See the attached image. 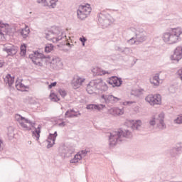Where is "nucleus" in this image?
<instances>
[{"label":"nucleus","instance_id":"51","mask_svg":"<svg viewBox=\"0 0 182 182\" xmlns=\"http://www.w3.org/2000/svg\"><path fill=\"white\" fill-rule=\"evenodd\" d=\"M19 86H20L21 89H22L23 87H24V89H28V87L25 86V85L22 84L21 82H20Z\"/></svg>","mask_w":182,"mask_h":182},{"label":"nucleus","instance_id":"49","mask_svg":"<svg viewBox=\"0 0 182 182\" xmlns=\"http://www.w3.org/2000/svg\"><path fill=\"white\" fill-rule=\"evenodd\" d=\"M56 85H58V82H51V83L48 85V89H52V87H55V86H56Z\"/></svg>","mask_w":182,"mask_h":182},{"label":"nucleus","instance_id":"9","mask_svg":"<svg viewBox=\"0 0 182 182\" xmlns=\"http://www.w3.org/2000/svg\"><path fill=\"white\" fill-rule=\"evenodd\" d=\"M4 48L2 49L3 52H6L8 56H15L16 53H18V47L15 46H6V45H4Z\"/></svg>","mask_w":182,"mask_h":182},{"label":"nucleus","instance_id":"41","mask_svg":"<svg viewBox=\"0 0 182 182\" xmlns=\"http://www.w3.org/2000/svg\"><path fill=\"white\" fill-rule=\"evenodd\" d=\"M20 33H21V36H23V39H26L28 38V35H29L28 31H23V30H21Z\"/></svg>","mask_w":182,"mask_h":182},{"label":"nucleus","instance_id":"39","mask_svg":"<svg viewBox=\"0 0 182 182\" xmlns=\"http://www.w3.org/2000/svg\"><path fill=\"white\" fill-rule=\"evenodd\" d=\"M37 59H47V58H49V56H46L43 53H39L37 55Z\"/></svg>","mask_w":182,"mask_h":182},{"label":"nucleus","instance_id":"58","mask_svg":"<svg viewBox=\"0 0 182 182\" xmlns=\"http://www.w3.org/2000/svg\"><path fill=\"white\" fill-rule=\"evenodd\" d=\"M125 103H127V105H133V103H136V102L134 101H127Z\"/></svg>","mask_w":182,"mask_h":182},{"label":"nucleus","instance_id":"54","mask_svg":"<svg viewBox=\"0 0 182 182\" xmlns=\"http://www.w3.org/2000/svg\"><path fill=\"white\" fill-rule=\"evenodd\" d=\"M24 121H25V123H28V124H31V123H32V121H31L26 118H25Z\"/></svg>","mask_w":182,"mask_h":182},{"label":"nucleus","instance_id":"21","mask_svg":"<svg viewBox=\"0 0 182 182\" xmlns=\"http://www.w3.org/2000/svg\"><path fill=\"white\" fill-rule=\"evenodd\" d=\"M118 50L119 52H120L121 53H123L124 55H130V53H132V48H120V47H118Z\"/></svg>","mask_w":182,"mask_h":182},{"label":"nucleus","instance_id":"57","mask_svg":"<svg viewBox=\"0 0 182 182\" xmlns=\"http://www.w3.org/2000/svg\"><path fill=\"white\" fill-rule=\"evenodd\" d=\"M21 31H26V32L28 33V34H29V33L31 32V31H29V28H28V27H26L25 28L22 29Z\"/></svg>","mask_w":182,"mask_h":182},{"label":"nucleus","instance_id":"15","mask_svg":"<svg viewBox=\"0 0 182 182\" xmlns=\"http://www.w3.org/2000/svg\"><path fill=\"white\" fill-rule=\"evenodd\" d=\"M35 124H36L35 122H31V123H30V126H31V127L35 129L32 132V134L34 136V137H36V140H39V137H41V129H42V126L38 125L36 128Z\"/></svg>","mask_w":182,"mask_h":182},{"label":"nucleus","instance_id":"44","mask_svg":"<svg viewBox=\"0 0 182 182\" xmlns=\"http://www.w3.org/2000/svg\"><path fill=\"white\" fill-rule=\"evenodd\" d=\"M99 70V72L98 73H97V75H99V76H102V75H106V73H109V72H107V71H106V70Z\"/></svg>","mask_w":182,"mask_h":182},{"label":"nucleus","instance_id":"31","mask_svg":"<svg viewBox=\"0 0 182 182\" xmlns=\"http://www.w3.org/2000/svg\"><path fill=\"white\" fill-rule=\"evenodd\" d=\"M21 56H26V44H22L20 47Z\"/></svg>","mask_w":182,"mask_h":182},{"label":"nucleus","instance_id":"26","mask_svg":"<svg viewBox=\"0 0 182 182\" xmlns=\"http://www.w3.org/2000/svg\"><path fill=\"white\" fill-rule=\"evenodd\" d=\"M141 126V120H136L132 125V129L133 130H139V128Z\"/></svg>","mask_w":182,"mask_h":182},{"label":"nucleus","instance_id":"4","mask_svg":"<svg viewBox=\"0 0 182 182\" xmlns=\"http://www.w3.org/2000/svg\"><path fill=\"white\" fill-rule=\"evenodd\" d=\"M93 89L107 90V84L103 82L102 79L93 80L87 84L86 90L89 95H92L93 93Z\"/></svg>","mask_w":182,"mask_h":182},{"label":"nucleus","instance_id":"32","mask_svg":"<svg viewBox=\"0 0 182 182\" xmlns=\"http://www.w3.org/2000/svg\"><path fill=\"white\" fill-rule=\"evenodd\" d=\"M173 151H177L178 154H182V143H178L176 145V147L173 148Z\"/></svg>","mask_w":182,"mask_h":182},{"label":"nucleus","instance_id":"38","mask_svg":"<svg viewBox=\"0 0 182 182\" xmlns=\"http://www.w3.org/2000/svg\"><path fill=\"white\" fill-rule=\"evenodd\" d=\"M137 40L136 39V37H132L131 39L127 41V43L129 45H134V43H136Z\"/></svg>","mask_w":182,"mask_h":182},{"label":"nucleus","instance_id":"40","mask_svg":"<svg viewBox=\"0 0 182 182\" xmlns=\"http://www.w3.org/2000/svg\"><path fill=\"white\" fill-rule=\"evenodd\" d=\"M132 96H135V97H139L140 96V90H137L136 91L131 92Z\"/></svg>","mask_w":182,"mask_h":182},{"label":"nucleus","instance_id":"10","mask_svg":"<svg viewBox=\"0 0 182 182\" xmlns=\"http://www.w3.org/2000/svg\"><path fill=\"white\" fill-rule=\"evenodd\" d=\"M107 82L113 87H120V86H122L123 83V80H122V78L118 77L117 76H112L109 77V80H107Z\"/></svg>","mask_w":182,"mask_h":182},{"label":"nucleus","instance_id":"34","mask_svg":"<svg viewBox=\"0 0 182 182\" xmlns=\"http://www.w3.org/2000/svg\"><path fill=\"white\" fill-rule=\"evenodd\" d=\"M28 58L32 60L34 65H38V62L39 61V60L38 59V58H36V56H33V55H29Z\"/></svg>","mask_w":182,"mask_h":182},{"label":"nucleus","instance_id":"52","mask_svg":"<svg viewBox=\"0 0 182 182\" xmlns=\"http://www.w3.org/2000/svg\"><path fill=\"white\" fill-rule=\"evenodd\" d=\"M30 55H33V56H36V58H38V55H39L38 51H34L33 54H30Z\"/></svg>","mask_w":182,"mask_h":182},{"label":"nucleus","instance_id":"53","mask_svg":"<svg viewBox=\"0 0 182 182\" xmlns=\"http://www.w3.org/2000/svg\"><path fill=\"white\" fill-rule=\"evenodd\" d=\"M17 116L19 117L18 119H20V120H21V122L23 121V120H25V119H26L24 117H22L21 114H17Z\"/></svg>","mask_w":182,"mask_h":182},{"label":"nucleus","instance_id":"36","mask_svg":"<svg viewBox=\"0 0 182 182\" xmlns=\"http://www.w3.org/2000/svg\"><path fill=\"white\" fill-rule=\"evenodd\" d=\"M20 124H21V127H23L26 130H28V132H31V130H32V127H28V125L26 124H25L24 122H20Z\"/></svg>","mask_w":182,"mask_h":182},{"label":"nucleus","instance_id":"8","mask_svg":"<svg viewBox=\"0 0 182 182\" xmlns=\"http://www.w3.org/2000/svg\"><path fill=\"white\" fill-rule=\"evenodd\" d=\"M171 59L174 62H180L182 59V46H179L173 51V54L171 55Z\"/></svg>","mask_w":182,"mask_h":182},{"label":"nucleus","instance_id":"19","mask_svg":"<svg viewBox=\"0 0 182 182\" xmlns=\"http://www.w3.org/2000/svg\"><path fill=\"white\" fill-rule=\"evenodd\" d=\"M4 82L8 84L9 87L14 85V82H15V77H12L11 74H7L6 77L4 78Z\"/></svg>","mask_w":182,"mask_h":182},{"label":"nucleus","instance_id":"7","mask_svg":"<svg viewBox=\"0 0 182 182\" xmlns=\"http://www.w3.org/2000/svg\"><path fill=\"white\" fill-rule=\"evenodd\" d=\"M101 100H104L105 103H111L112 105H114V103H117V102H119V100H122V99L114 97L112 95H101Z\"/></svg>","mask_w":182,"mask_h":182},{"label":"nucleus","instance_id":"55","mask_svg":"<svg viewBox=\"0 0 182 182\" xmlns=\"http://www.w3.org/2000/svg\"><path fill=\"white\" fill-rule=\"evenodd\" d=\"M2 140L0 139V151H2L4 150V147H2Z\"/></svg>","mask_w":182,"mask_h":182},{"label":"nucleus","instance_id":"60","mask_svg":"<svg viewBox=\"0 0 182 182\" xmlns=\"http://www.w3.org/2000/svg\"><path fill=\"white\" fill-rule=\"evenodd\" d=\"M28 144H32V141H28Z\"/></svg>","mask_w":182,"mask_h":182},{"label":"nucleus","instance_id":"25","mask_svg":"<svg viewBox=\"0 0 182 182\" xmlns=\"http://www.w3.org/2000/svg\"><path fill=\"white\" fill-rule=\"evenodd\" d=\"M84 82H85V79H82V78L78 77L75 80V81L73 83V85H74L75 88H77L80 86H82V83H83Z\"/></svg>","mask_w":182,"mask_h":182},{"label":"nucleus","instance_id":"45","mask_svg":"<svg viewBox=\"0 0 182 182\" xmlns=\"http://www.w3.org/2000/svg\"><path fill=\"white\" fill-rule=\"evenodd\" d=\"M80 41L82 46H85V43H86V41H87V39L86 38V37L82 36V37L80 38Z\"/></svg>","mask_w":182,"mask_h":182},{"label":"nucleus","instance_id":"17","mask_svg":"<svg viewBox=\"0 0 182 182\" xmlns=\"http://www.w3.org/2000/svg\"><path fill=\"white\" fill-rule=\"evenodd\" d=\"M159 123L158 124V127L162 130H164V129L166 127V124H164V113L162 112L159 114Z\"/></svg>","mask_w":182,"mask_h":182},{"label":"nucleus","instance_id":"35","mask_svg":"<svg viewBox=\"0 0 182 182\" xmlns=\"http://www.w3.org/2000/svg\"><path fill=\"white\" fill-rule=\"evenodd\" d=\"M174 123H176V124H182V114L178 115L177 118L174 119Z\"/></svg>","mask_w":182,"mask_h":182},{"label":"nucleus","instance_id":"13","mask_svg":"<svg viewBox=\"0 0 182 182\" xmlns=\"http://www.w3.org/2000/svg\"><path fill=\"white\" fill-rule=\"evenodd\" d=\"M56 137H58V132H55L54 134H49L46 141L48 143L47 149H50L55 146V141H56Z\"/></svg>","mask_w":182,"mask_h":182},{"label":"nucleus","instance_id":"2","mask_svg":"<svg viewBox=\"0 0 182 182\" xmlns=\"http://www.w3.org/2000/svg\"><path fill=\"white\" fill-rule=\"evenodd\" d=\"M182 30L180 28H172L171 31L164 33L163 41L168 45H174L181 41Z\"/></svg>","mask_w":182,"mask_h":182},{"label":"nucleus","instance_id":"22","mask_svg":"<svg viewBox=\"0 0 182 182\" xmlns=\"http://www.w3.org/2000/svg\"><path fill=\"white\" fill-rule=\"evenodd\" d=\"M53 65H55L58 69H62L63 68V63L60 60V58L53 59Z\"/></svg>","mask_w":182,"mask_h":182},{"label":"nucleus","instance_id":"59","mask_svg":"<svg viewBox=\"0 0 182 182\" xmlns=\"http://www.w3.org/2000/svg\"><path fill=\"white\" fill-rule=\"evenodd\" d=\"M4 66V62L0 60V68H2Z\"/></svg>","mask_w":182,"mask_h":182},{"label":"nucleus","instance_id":"24","mask_svg":"<svg viewBox=\"0 0 182 182\" xmlns=\"http://www.w3.org/2000/svg\"><path fill=\"white\" fill-rule=\"evenodd\" d=\"M80 160H82V155L80 154V153H77L74 156L73 159L70 161V163L71 164L79 163Z\"/></svg>","mask_w":182,"mask_h":182},{"label":"nucleus","instance_id":"50","mask_svg":"<svg viewBox=\"0 0 182 182\" xmlns=\"http://www.w3.org/2000/svg\"><path fill=\"white\" fill-rule=\"evenodd\" d=\"M58 126L60 127H65V126H66V124L65 123V122H62L61 123L58 124Z\"/></svg>","mask_w":182,"mask_h":182},{"label":"nucleus","instance_id":"16","mask_svg":"<svg viewBox=\"0 0 182 182\" xmlns=\"http://www.w3.org/2000/svg\"><path fill=\"white\" fill-rule=\"evenodd\" d=\"M103 107H105V105H95V104H89L87 105L86 109L87 110H93L95 109V110H98L99 112H100V110H102V109H103Z\"/></svg>","mask_w":182,"mask_h":182},{"label":"nucleus","instance_id":"14","mask_svg":"<svg viewBox=\"0 0 182 182\" xmlns=\"http://www.w3.org/2000/svg\"><path fill=\"white\" fill-rule=\"evenodd\" d=\"M75 153V149L70 146H63L61 149V155L63 157H70Z\"/></svg>","mask_w":182,"mask_h":182},{"label":"nucleus","instance_id":"11","mask_svg":"<svg viewBox=\"0 0 182 182\" xmlns=\"http://www.w3.org/2000/svg\"><path fill=\"white\" fill-rule=\"evenodd\" d=\"M38 4H41L43 6H47V8L53 9L56 8V2L58 0H37Z\"/></svg>","mask_w":182,"mask_h":182},{"label":"nucleus","instance_id":"23","mask_svg":"<svg viewBox=\"0 0 182 182\" xmlns=\"http://www.w3.org/2000/svg\"><path fill=\"white\" fill-rule=\"evenodd\" d=\"M6 29L7 28H9V24L5 23L2 22V21H0V36H4V28Z\"/></svg>","mask_w":182,"mask_h":182},{"label":"nucleus","instance_id":"1","mask_svg":"<svg viewBox=\"0 0 182 182\" xmlns=\"http://www.w3.org/2000/svg\"><path fill=\"white\" fill-rule=\"evenodd\" d=\"M132 133L129 130L119 129V131L110 132L109 135V147H114L116 144H120L125 139H130Z\"/></svg>","mask_w":182,"mask_h":182},{"label":"nucleus","instance_id":"5","mask_svg":"<svg viewBox=\"0 0 182 182\" xmlns=\"http://www.w3.org/2000/svg\"><path fill=\"white\" fill-rule=\"evenodd\" d=\"M98 18V25L102 26V28H107L112 23V20L110 19V15L105 14L103 13H99L97 14Z\"/></svg>","mask_w":182,"mask_h":182},{"label":"nucleus","instance_id":"12","mask_svg":"<svg viewBox=\"0 0 182 182\" xmlns=\"http://www.w3.org/2000/svg\"><path fill=\"white\" fill-rule=\"evenodd\" d=\"M135 39L136 40V42L143 43V42H144V41L147 39L144 30L143 29H141L140 31L136 30L135 32Z\"/></svg>","mask_w":182,"mask_h":182},{"label":"nucleus","instance_id":"47","mask_svg":"<svg viewBox=\"0 0 182 182\" xmlns=\"http://www.w3.org/2000/svg\"><path fill=\"white\" fill-rule=\"evenodd\" d=\"M90 151H87V150H82L81 151L78 152L80 153V154H81V157L82 156H86L88 153H90Z\"/></svg>","mask_w":182,"mask_h":182},{"label":"nucleus","instance_id":"43","mask_svg":"<svg viewBox=\"0 0 182 182\" xmlns=\"http://www.w3.org/2000/svg\"><path fill=\"white\" fill-rule=\"evenodd\" d=\"M72 113H77V112L75 111L74 109H68L66 111L65 116H68V114H72Z\"/></svg>","mask_w":182,"mask_h":182},{"label":"nucleus","instance_id":"48","mask_svg":"<svg viewBox=\"0 0 182 182\" xmlns=\"http://www.w3.org/2000/svg\"><path fill=\"white\" fill-rule=\"evenodd\" d=\"M176 74L178 75V76L179 77V78L181 79V80H182V68L179 69Z\"/></svg>","mask_w":182,"mask_h":182},{"label":"nucleus","instance_id":"6","mask_svg":"<svg viewBox=\"0 0 182 182\" xmlns=\"http://www.w3.org/2000/svg\"><path fill=\"white\" fill-rule=\"evenodd\" d=\"M145 100L149 103L151 106H154V105H161V95H160V94H151L145 97Z\"/></svg>","mask_w":182,"mask_h":182},{"label":"nucleus","instance_id":"20","mask_svg":"<svg viewBox=\"0 0 182 182\" xmlns=\"http://www.w3.org/2000/svg\"><path fill=\"white\" fill-rule=\"evenodd\" d=\"M90 5L88 4V6H80L79 9H80L83 13H85L87 15H90V12H92V9L90 7Z\"/></svg>","mask_w":182,"mask_h":182},{"label":"nucleus","instance_id":"28","mask_svg":"<svg viewBox=\"0 0 182 182\" xmlns=\"http://www.w3.org/2000/svg\"><path fill=\"white\" fill-rule=\"evenodd\" d=\"M54 48H55V46H53V44H52V43H47L46 45L44 50H45L46 53H50V52H52V50H53Z\"/></svg>","mask_w":182,"mask_h":182},{"label":"nucleus","instance_id":"42","mask_svg":"<svg viewBox=\"0 0 182 182\" xmlns=\"http://www.w3.org/2000/svg\"><path fill=\"white\" fill-rule=\"evenodd\" d=\"M58 93H60V95L62 97H65L66 95H68V93H66V91L63 89H60L58 90Z\"/></svg>","mask_w":182,"mask_h":182},{"label":"nucleus","instance_id":"27","mask_svg":"<svg viewBox=\"0 0 182 182\" xmlns=\"http://www.w3.org/2000/svg\"><path fill=\"white\" fill-rule=\"evenodd\" d=\"M77 15L79 19L83 20L87 18V15L82 12V11L80 9L77 11Z\"/></svg>","mask_w":182,"mask_h":182},{"label":"nucleus","instance_id":"61","mask_svg":"<svg viewBox=\"0 0 182 182\" xmlns=\"http://www.w3.org/2000/svg\"><path fill=\"white\" fill-rule=\"evenodd\" d=\"M68 45L70 46V43H68Z\"/></svg>","mask_w":182,"mask_h":182},{"label":"nucleus","instance_id":"33","mask_svg":"<svg viewBox=\"0 0 182 182\" xmlns=\"http://www.w3.org/2000/svg\"><path fill=\"white\" fill-rule=\"evenodd\" d=\"M79 116H82V114L77 111V113L68 114L65 117H68V119H73V117H79Z\"/></svg>","mask_w":182,"mask_h":182},{"label":"nucleus","instance_id":"3","mask_svg":"<svg viewBox=\"0 0 182 182\" xmlns=\"http://www.w3.org/2000/svg\"><path fill=\"white\" fill-rule=\"evenodd\" d=\"M46 38L48 41H52L53 42H59V41H62L63 38H66V34L63 32H61L60 34V28L58 26H53L50 30L48 32L45 33ZM58 35H60L58 36ZM55 36H58L55 38Z\"/></svg>","mask_w":182,"mask_h":182},{"label":"nucleus","instance_id":"46","mask_svg":"<svg viewBox=\"0 0 182 182\" xmlns=\"http://www.w3.org/2000/svg\"><path fill=\"white\" fill-rule=\"evenodd\" d=\"M150 126H155L156 125V118L152 117L151 119L149 120Z\"/></svg>","mask_w":182,"mask_h":182},{"label":"nucleus","instance_id":"56","mask_svg":"<svg viewBox=\"0 0 182 182\" xmlns=\"http://www.w3.org/2000/svg\"><path fill=\"white\" fill-rule=\"evenodd\" d=\"M37 66H40V67H42V66H43V64L42 63V62H41V61H38L37 62Z\"/></svg>","mask_w":182,"mask_h":182},{"label":"nucleus","instance_id":"30","mask_svg":"<svg viewBox=\"0 0 182 182\" xmlns=\"http://www.w3.org/2000/svg\"><path fill=\"white\" fill-rule=\"evenodd\" d=\"M111 112H112V114H117V116L123 114V110L120 109L119 107L112 108Z\"/></svg>","mask_w":182,"mask_h":182},{"label":"nucleus","instance_id":"29","mask_svg":"<svg viewBox=\"0 0 182 182\" xmlns=\"http://www.w3.org/2000/svg\"><path fill=\"white\" fill-rule=\"evenodd\" d=\"M50 99L51 102H59L60 100V98L55 92H50Z\"/></svg>","mask_w":182,"mask_h":182},{"label":"nucleus","instance_id":"18","mask_svg":"<svg viewBox=\"0 0 182 182\" xmlns=\"http://www.w3.org/2000/svg\"><path fill=\"white\" fill-rule=\"evenodd\" d=\"M150 83L154 85V86H159L160 85V74H155V75L150 79Z\"/></svg>","mask_w":182,"mask_h":182},{"label":"nucleus","instance_id":"37","mask_svg":"<svg viewBox=\"0 0 182 182\" xmlns=\"http://www.w3.org/2000/svg\"><path fill=\"white\" fill-rule=\"evenodd\" d=\"M174 148H173L172 149L170 150V154L171 156V157H177V156H178V152H177V151H173Z\"/></svg>","mask_w":182,"mask_h":182}]
</instances>
